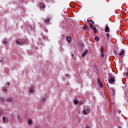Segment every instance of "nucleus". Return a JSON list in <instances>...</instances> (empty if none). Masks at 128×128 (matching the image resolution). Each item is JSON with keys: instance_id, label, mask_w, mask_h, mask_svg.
<instances>
[{"instance_id": "nucleus-28", "label": "nucleus", "mask_w": 128, "mask_h": 128, "mask_svg": "<svg viewBox=\"0 0 128 128\" xmlns=\"http://www.w3.org/2000/svg\"><path fill=\"white\" fill-rule=\"evenodd\" d=\"M2 110H0V116H2Z\"/></svg>"}, {"instance_id": "nucleus-34", "label": "nucleus", "mask_w": 128, "mask_h": 128, "mask_svg": "<svg viewBox=\"0 0 128 128\" xmlns=\"http://www.w3.org/2000/svg\"><path fill=\"white\" fill-rule=\"evenodd\" d=\"M17 116H18V118H20V116H19V115H18Z\"/></svg>"}, {"instance_id": "nucleus-12", "label": "nucleus", "mask_w": 128, "mask_h": 128, "mask_svg": "<svg viewBox=\"0 0 128 128\" xmlns=\"http://www.w3.org/2000/svg\"><path fill=\"white\" fill-rule=\"evenodd\" d=\"M0 100L4 102L6 101V100H4V97H0Z\"/></svg>"}, {"instance_id": "nucleus-21", "label": "nucleus", "mask_w": 128, "mask_h": 128, "mask_svg": "<svg viewBox=\"0 0 128 128\" xmlns=\"http://www.w3.org/2000/svg\"><path fill=\"white\" fill-rule=\"evenodd\" d=\"M50 20L48 18H46L44 20V22H50Z\"/></svg>"}, {"instance_id": "nucleus-11", "label": "nucleus", "mask_w": 128, "mask_h": 128, "mask_svg": "<svg viewBox=\"0 0 128 128\" xmlns=\"http://www.w3.org/2000/svg\"><path fill=\"white\" fill-rule=\"evenodd\" d=\"M21 44L22 46V44H26V40H21Z\"/></svg>"}, {"instance_id": "nucleus-24", "label": "nucleus", "mask_w": 128, "mask_h": 128, "mask_svg": "<svg viewBox=\"0 0 128 128\" xmlns=\"http://www.w3.org/2000/svg\"><path fill=\"white\" fill-rule=\"evenodd\" d=\"M66 79H67V78H66V76H63L64 80H66Z\"/></svg>"}, {"instance_id": "nucleus-23", "label": "nucleus", "mask_w": 128, "mask_h": 128, "mask_svg": "<svg viewBox=\"0 0 128 128\" xmlns=\"http://www.w3.org/2000/svg\"><path fill=\"white\" fill-rule=\"evenodd\" d=\"M3 44L6 46V44H8V42H6V41L3 40Z\"/></svg>"}, {"instance_id": "nucleus-33", "label": "nucleus", "mask_w": 128, "mask_h": 128, "mask_svg": "<svg viewBox=\"0 0 128 128\" xmlns=\"http://www.w3.org/2000/svg\"><path fill=\"white\" fill-rule=\"evenodd\" d=\"M118 128H122V126H118Z\"/></svg>"}, {"instance_id": "nucleus-15", "label": "nucleus", "mask_w": 128, "mask_h": 128, "mask_svg": "<svg viewBox=\"0 0 128 128\" xmlns=\"http://www.w3.org/2000/svg\"><path fill=\"white\" fill-rule=\"evenodd\" d=\"M30 94H32V92H34V88H30Z\"/></svg>"}, {"instance_id": "nucleus-25", "label": "nucleus", "mask_w": 128, "mask_h": 128, "mask_svg": "<svg viewBox=\"0 0 128 128\" xmlns=\"http://www.w3.org/2000/svg\"><path fill=\"white\" fill-rule=\"evenodd\" d=\"M89 26H90V28H93V26H92V24H89Z\"/></svg>"}, {"instance_id": "nucleus-35", "label": "nucleus", "mask_w": 128, "mask_h": 128, "mask_svg": "<svg viewBox=\"0 0 128 128\" xmlns=\"http://www.w3.org/2000/svg\"><path fill=\"white\" fill-rule=\"evenodd\" d=\"M0 62H2V60H0Z\"/></svg>"}, {"instance_id": "nucleus-1", "label": "nucleus", "mask_w": 128, "mask_h": 128, "mask_svg": "<svg viewBox=\"0 0 128 128\" xmlns=\"http://www.w3.org/2000/svg\"><path fill=\"white\" fill-rule=\"evenodd\" d=\"M90 112V110L88 107H85L82 110V114H83L86 115L88 112Z\"/></svg>"}, {"instance_id": "nucleus-14", "label": "nucleus", "mask_w": 128, "mask_h": 128, "mask_svg": "<svg viewBox=\"0 0 128 128\" xmlns=\"http://www.w3.org/2000/svg\"><path fill=\"white\" fill-rule=\"evenodd\" d=\"M92 30H94V32L96 33V32L98 30L96 29V27H93V28H92Z\"/></svg>"}, {"instance_id": "nucleus-20", "label": "nucleus", "mask_w": 128, "mask_h": 128, "mask_svg": "<svg viewBox=\"0 0 128 128\" xmlns=\"http://www.w3.org/2000/svg\"><path fill=\"white\" fill-rule=\"evenodd\" d=\"M28 122L29 124H32V120H28Z\"/></svg>"}, {"instance_id": "nucleus-22", "label": "nucleus", "mask_w": 128, "mask_h": 128, "mask_svg": "<svg viewBox=\"0 0 128 128\" xmlns=\"http://www.w3.org/2000/svg\"><path fill=\"white\" fill-rule=\"evenodd\" d=\"M2 122H6V117H3L2 119Z\"/></svg>"}, {"instance_id": "nucleus-26", "label": "nucleus", "mask_w": 128, "mask_h": 128, "mask_svg": "<svg viewBox=\"0 0 128 128\" xmlns=\"http://www.w3.org/2000/svg\"><path fill=\"white\" fill-rule=\"evenodd\" d=\"M2 91L4 92H6V89L3 88Z\"/></svg>"}, {"instance_id": "nucleus-19", "label": "nucleus", "mask_w": 128, "mask_h": 128, "mask_svg": "<svg viewBox=\"0 0 128 128\" xmlns=\"http://www.w3.org/2000/svg\"><path fill=\"white\" fill-rule=\"evenodd\" d=\"M94 22L92 20H90V24H94Z\"/></svg>"}, {"instance_id": "nucleus-8", "label": "nucleus", "mask_w": 128, "mask_h": 128, "mask_svg": "<svg viewBox=\"0 0 128 128\" xmlns=\"http://www.w3.org/2000/svg\"><path fill=\"white\" fill-rule=\"evenodd\" d=\"M100 52L101 54V58H104V50H102V49L101 48L100 50Z\"/></svg>"}, {"instance_id": "nucleus-5", "label": "nucleus", "mask_w": 128, "mask_h": 128, "mask_svg": "<svg viewBox=\"0 0 128 128\" xmlns=\"http://www.w3.org/2000/svg\"><path fill=\"white\" fill-rule=\"evenodd\" d=\"M66 40L68 42L70 43V42H72V37H70V36H67L66 37Z\"/></svg>"}, {"instance_id": "nucleus-18", "label": "nucleus", "mask_w": 128, "mask_h": 128, "mask_svg": "<svg viewBox=\"0 0 128 128\" xmlns=\"http://www.w3.org/2000/svg\"><path fill=\"white\" fill-rule=\"evenodd\" d=\"M46 96H44L42 98V102H46Z\"/></svg>"}, {"instance_id": "nucleus-9", "label": "nucleus", "mask_w": 128, "mask_h": 128, "mask_svg": "<svg viewBox=\"0 0 128 128\" xmlns=\"http://www.w3.org/2000/svg\"><path fill=\"white\" fill-rule=\"evenodd\" d=\"M122 54H124V49H121V52L119 56H122Z\"/></svg>"}, {"instance_id": "nucleus-36", "label": "nucleus", "mask_w": 128, "mask_h": 128, "mask_svg": "<svg viewBox=\"0 0 128 128\" xmlns=\"http://www.w3.org/2000/svg\"><path fill=\"white\" fill-rule=\"evenodd\" d=\"M86 128H90V126H86Z\"/></svg>"}, {"instance_id": "nucleus-7", "label": "nucleus", "mask_w": 128, "mask_h": 128, "mask_svg": "<svg viewBox=\"0 0 128 128\" xmlns=\"http://www.w3.org/2000/svg\"><path fill=\"white\" fill-rule=\"evenodd\" d=\"M105 32H110V28H108V26H106L105 28Z\"/></svg>"}, {"instance_id": "nucleus-4", "label": "nucleus", "mask_w": 128, "mask_h": 128, "mask_svg": "<svg viewBox=\"0 0 128 128\" xmlns=\"http://www.w3.org/2000/svg\"><path fill=\"white\" fill-rule=\"evenodd\" d=\"M5 100L7 102H12L14 100V98L10 97H8L6 99H5Z\"/></svg>"}, {"instance_id": "nucleus-13", "label": "nucleus", "mask_w": 128, "mask_h": 128, "mask_svg": "<svg viewBox=\"0 0 128 128\" xmlns=\"http://www.w3.org/2000/svg\"><path fill=\"white\" fill-rule=\"evenodd\" d=\"M95 40H96L97 42H100V37L96 36L94 38Z\"/></svg>"}, {"instance_id": "nucleus-27", "label": "nucleus", "mask_w": 128, "mask_h": 128, "mask_svg": "<svg viewBox=\"0 0 128 128\" xmlns=\"http://www.w3.org/2000/svg\"><path fill=\"white\" fill-rule=\"evenodd\" d=\"M42 8H46V6H44V5H43L42 6H40Z\"/></svg>"}, {"instance_id": "nucleus-16", "label": "nucleus", "mask_w": 128, "mask_h": 128, "mask_svg": "<svg viewBox=\"0 0 128 128\" xmlns=\"http://www.w3.org/2000/svg\"><path fill=\"white\" fill-rule=\"evenodd\" d=\"M74 104H78V101L76 100H74Z\"/></svg>"}, {"instance_id": "nucleus-29", "label": "nucleus", "mask_w": 128, "mask_h": 128, "mask_svg": "<svg viewBox=\"0 0 128 128\" xmlns=\"http://www.w3.org/2000/svg\"><path fill=\"white\" fill-rule=\"evenodd\" d=\"M7 84H8V86H10V82H7Z\"/></svg>"}, {"instance_id": "nucleus-6", "label": "nucleus", "mask_w": 128, "mask_h": 128, "mask_svg": "<svg viewBox=\"0 0 128 128\" xmlns=\"http://www.w3.org/2000/svg\"><path fill=\"white\" fill-rule=\"evenodd\" d=\"M114 82V78L113 77H111V78H110L109 82H110V84H112V82Z\"/></svg>"}, {"instance_id": "nucleus-30", "label": "nucleus", "mask_w": 128, "mask_h": 128, "mask_svg": "<svg viewBox=\"0 0 128 128\" xmlns=\"http://www.w3.org/2000/svg\"><path fill=\"white\" fill-rule=\"evenodd\" d=\"M126 70H127V71H126V74H128V69H127Z\"/></svg>"}, {"instance_id": "nucleus-10", "label": "nucleus", "mask_w": 128, "mask_h": 128, "mask_svg": "<svg viewBox=\"0 0 128 128\" xmlns=\"http://www.w3.org/2000/svg\"><path fill=\"white\" fill-rule=\"evenodd\" d=\"M16 42V44H20V46H22V42H20V40H16L15 41Z\"/></svg>"}, {"instance_id": "nucleus-31", "label": "nucleus", "mask_w": 128, "mask_h": 128, "mask_svg": "<svg viewBox=\"0 0 128 128\" xmlns=\"http://www.w3.org/2000/svg\"><path fill=\"white\" fill-rule=\"evenodd\" d=\"M68 74H66V75H65V76H66H66H68Z\"/></svg>"}, {"instance_id": "nucleus-32", "label": "nucleus", "mask_w": 128, "mask_h": 128, "mask_svg": "<svg viewBox=\"0 0 128 128\" xmlns=\"http://www.w3.org/2000/svg\"><path fill=\"white\" fill-rule=\"evenodd\" d=\"M88 29V26H86L85 28H84V30H87Z\"/></svg>"}, {"instance_id": "nucleus-2", "label": "nucleus", "mask_w": 128, "mask_h": 128, "mask_svg": "<svg viewBox=\"0 0 128 128\" xmlns=\"http://www.w3.org/2000/svg\"><path fill=\"white\" fill-rule=\"evenodd\" d=\"M88 54V49H86L84 50V52H82V57L86 58V54Z\"/></svg>"}, {"instance_id": "nucleus-3", "label": "nucleus", "mask_w": 128, "mask_h": 128, "mask_svg": "<svg viewBox=\"0 0 128 128\" xmlns=\"http://www.w3.org/2000/svg\"><path fill=\"white\" fill-rule=\"evenodd\" d=\"M97 84H98L100 88H104V86H102V81L100 80V78H98L97 79Z\"/></svg>"}, {"instance_id": "nucleus-17", "label": "nucleus", "mask_w": 128, "mask_h": 128, "mask_svg": "<svg viewBox=\"0 0 128 128\" xmlns=\"http://www.w3.org/2000/svg\"><path fill=\"white\" fill-rule=\"evenodd\" d=\"M110 34H108V33L106 34V38H107L108 40H110Z\"/></svg>"}]
</instances>
